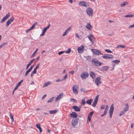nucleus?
I'll return each mask as SVG.
<instances>
[{"instance_id": "f257e3e1", "label": "nucleus", "mask_w": 134, "mask_h": 134, "mask_svg": "<svg viewBox=\"0 0 134 134\" xmlns=\"http://www.w3.org/2000/svg\"><path fill=\"white\" fill-rule=\"evenodd\" d=\"M93 65L97 66H99L101 65V63L96 59H93L92 60Z\"/></svg>"}, {"instance_id": "f03ea898", "label": "nucleus", "mask_w": 134, "mask_h": 134, "mask_svg": "<svg viewBox=\"0 0 134 134\" xmlns=\"http://www.w3.org/2000/svg\"><path fill=\"white\" fill-rule=\"evenodd\" d=\"M102 57L106 60L111 59L113 58V56L111 55L105 54L102 56Z\"/></svg>"}, {"instance_id": "7ed1b4c3", "label": "nucleus", "mask_w": 134, "mask_h": 134, "mask_svg": "<svg viewBox=\"0 0 134 134\" xmlns=\"http://www.w3.org/2000/svg\"><path fill=\"white\" fill-rule=\"evenodd\" d=\"M86 12L87 14L89 16H91L93 15V11L90 7H88L87 9Z\"/></svg>"}, {"instance_id": "20e7f679", "label": "nucleus", "mask_w": 134, "mask_h": 134, "mask_svg": "<svg viewBox=\"0 0 134 134\" xmlns=\"http://www.w3.org/2000/svg\"><path fill=\"white\" fill-rule=\"evenodd\" d=\"M89 76L88 73L86 72H84L82 73L81 75V77L83 79H84L87 77Z\"/></svg>"}, {"instance_id": "39448f33", "label": "nucleus", "mask_w": 134, "mask_h": 134, "mask_svg": "<svg viewBox=\"0 0 134 134\" xmlns=\"http://www.w3.org/2000/svg\"><path fill=\"white\" fill-rule=\"evenodd\" d=\"M79 89V87L76 85H75L72 86V90L73 93L75 94H77L78 93L77 90Z\"/></svg>"}, {"instance_id": "423d86ee", "label": "nucleus", "mask_w": 134, "mask_h": 134, "mask_svg": "<svg viewBox=\"0 0 134 134\" xmlns=\"http://www.w3.org/2000/svg\"><path fill=\"white\" fill-rule=\"evenodd\" d=\"M114 110V107L113 104H112L110 107V109L109 111L110 114V118H111L112 117Z\"/></svg>"}, {"instance_id": "0eeeda50", "label": "nucleus", "mask_w": 134, "mask_h": 134, "mask_svg": "<svg viewBox=\"0 0 134 134\" xmlns=\"http://www.w3.org/2000/svg\"><path fill=\"white\" fill-rule=\"evenodd\" d=\"M79 119L77 118L73 119L72 121L71 124L73 126H76L78 123Z\"/></svg>"}, {"instance_id": "6e6552de", "label": "nucleus", "mask_w": 134, "mask_h": 134, "mask_svg": "<svg viewBox=\"0 0 134 134\" xmlns=\"http://www.w3.org/2000/svg\"><path fill=\"white\" fill-rule=\"evenodd\" d=\"M101 79L100 77H97L96 78L95 80V83L97 86H98L102 83V82L100 81Z\"/></svg>"}, {"instance_id": "1a4fd4ad", "label": "nucleus", "mask_w": 134, "mask_h": 134, "mask_svg": "<svg viewBox=\"0 0 134 134\" xmlns=\"http://www.w3.org/2000/svg\"><path fill=\"white\" fill-rule=\"evenodd\" d=\"M84 50V47L83 45L77 48V50L79 53H82Z\"/></svg>"}, {"instance_id": "9d476101", "label": "nucleus", "mask_w": 134, "mask_h": 134, "mask_svg": "<svg viewBox=\"0 0 134 134\" xmlns=\"http://www.w3.org/2000/svg\"><path fill=\"white\" fill-rule=\"evenodd\" d=\"M92 51L94 54L96 55L103 54L100 51L96 49H92Z\"/></svg>"}, {"instance_id": "9b49d317", "label": "nucleus", "mask_w": 134, "mask_h": 134, "mask_svg": "<svg viewBox=\"0 0 134 134\" xmlns=\"http://www.w3.org/2000/svg\"><path fill=\"white\" fill-rule=\"evenodd\" d=\"M10 14L8 13L2 19L0 23H2L4 22L5 20L7 19L10 16Z\"/></svg>"}, {"instance_id": "f8f14e48", "label": "nucleus", "mask_w": 134, "mask_h": 134, "mask_svg": "<svg viewBox=\"0 0 134 134\" xmlns=\"http://www.w3.org/2000/svg\"><path fill=\"white\" fill-rule=\"evenodd\" d=\"M14 20V18L13 17L10 18L6 22L5 25L6 26H8Z\"/></svg>"}, {"instance_id": "ddd939ff", "label": "nucleus", "mask_w": 134, "mask_h": 134, "mask_svg": "<svg viewBox=\"0 0 134 134\" xmlns=\"http://www.w3.org/2000/svg\"><path fill=\"white\" fill-rule=\"evenodd\" d=\"M70 116L71 118H75L77 116V114L75 112H73L70 114Z\"/></svg>"}, {"instance_id": "4468645a", "label": "nucleus", "mask_w": 134, "mask_h": 134, "mask_svg": "<svg viewBox=\"0 0 134 134\" xmlns=\"http://www.w3.org/2000/svg\"><path fill=\"white\" fill-rule=\"evenodd\" d=\"M80 4L81 5L86 7H88L89 6V4L85 1L80 2Z\"/></svg>"}, {"instance_id": "2eb2a0df", "label": "nucleus", "mask_w": 134, "mask_h": 134, "mask_svg": "<svg viewBox=\"0 0 134 134\" xmlns=\"http://www.w3.org/2000/svg\"><path fill=\"white\" fill-rule=\"evenodd\" d=\"M72 27L71 26L69 27V28H67L66 31H65L64 33L63 34V36H65L68 33L70 30L71 29Z\"/></svg>"}, {"instance_id": "dca6fc26", "label": "nucleus", "mask_w": 134, "mask_h": 134, "mask_svg": "<svg viewBox=\"0 0 134 134\" xmlns=\"http://www.w3.org/2000/svg\"><path fill=\"white\" fill-rule=\"evenodd\" d=\"M64 94L63 93H61L58 95L55 98V101H56L60 99L63 96Z\"/></svg>"}, {"instance_id": "f3484780", "label": "nucleus", "mask_w": 134, "mask_h": 134, "mask_svg": "<svg viewBox=\"0 0 134 134\" xmlns=\"http://www.w3.org/2000/svg\"><path fill=\"white\" fill-rule=\"evenodd\" d=\"M90 75L93 79H94L96 77L95 74L94 73L93 71H92L90 72Z\"/></svg>"}, {"instance_id": "a211bd4d", "label": "nucleus", "mask_w": 134, "mask_h": 134, "mask_svg": "<svg viewBox=\"0 0 134 134\" xmlns=\"http://www.w3.org/2000/svg\"><path fill=\"white\" fill-rule=\"evenodd\" d=\"M23 81V80H21L16 85L15 88L14 89V90H15L17 89L18 87L20 86Z\"/></svg>"}, {"instance_id": "6ab92c4d", "label": "nucleus", "mask_w": 134, "mask_h": 134, "mask_svg": "<svg viewBox=\"0 0 134 134\" xmlns=\"http://www.w3.org/2000/svg\"><path fill=\"white\" fill-rule=\"evenodd\" d=\"M72 108L74 109L76 111H80V109L76 105L72 107Z\"/></svg>"}, {"instance_id": "aec40b11", "label": "nucleus", "mask_w": 134, "mask_h": 134, "mask_svg": "<svg viewBox=\"0 0 134 134\" xmlns=\"http://www.w3.org/2000/svg\"><path fill=\"white\" fill-rule=\"evenodd\" d=\"M125 107L124 109V112H126L129 109V106L128 103H126L125 105Z\"/></svg>"}, {"instance_id": "412c9836", "label": "nucleus", "mask_w": 134, "mask_h": 134, "mask_svg": "<svg viewBox=\"0 0 134 134\" xmlns=\"http://www.w3.org/2000/svg\"><path fill=\"white\" fill-rule=\"evenodd\" d=\"M35 60L34 59H32L31 61L27 65V66L26 67V69H28L29 67V66L34 61V60Z\"/></svg>"}, {"instance_id": "4be33fe9", "label": "nucleus", "mask_w": 134, "mask_h": 134, "mask_svg": "<svg viewBox=\"0 0 134 134\" xmlns=\"http://www.w3.org/2000/svg\"><path fill=\"white\" fill-rule=\"evenodd\" d=\"M86 27L89 30H91L92 28V26L90 24L88 23L86 26Z\"/></svg>"}, {"instance_id": "5701e85b", "label": "nucleus", "mask_w": 134, "mask_h": 134, "mask_svg": "<svg viewBox=\"0 0 134 134\" xmlns=\"http://www.w3.org/2000/svg\"><path fill=\"white\" fill-rule=\"evenodd\" d=\"M109 68V67L108 66H105L101 68V70L102 71L103 70H107Z\"/></svg>"}, {"instance_id": "b1692460", "label": "nucleus", "mask_w": 134, "mask_h": 134, "mask_svg": "<svg viewBox=\"0 0 134 134\" xmlns=\"http://www.w3.org/2000/svg\"><path fill=\"white\" fill-rule=\"evenodd\" d=\"M93 99H90L89 100H87L86 102V103H87V104L89 105H91V103L92 102Z\"/></svg>"}, {"instance_id": "393cba45", "label": "nucleus", "mask_w": 134, "mask_h": 134, "mask_svg": "<svg viewBox=\"0 0 134 134\" xmlns=\"http://www.w3.org/2000/svg\"><path fill=\"white\" fill-rule=\"evenodd\" d=\"M86 103V102H85V98H83L82 99L81 104L84 105Z\"/></svg>"}, {"instance_id": "a878e982", "label": "nucleus", "mask_w": 134, "mask_h": 134, "mask_svg": "<svg viewBox=\"0 0 134 134\" xmlns=\"http://www.w3.org/2000/svg\"><path fill=\"white\" fill-rule=\"evenodd\" d=\"M57 112V110H51L49 111V113L50 114H55Z\"/></svg>"}, {"instance_id": "bb28decb", "label": "nucleus", "mask_w": 134, "mask_h": 134, "mask_svg": "<svg viewBox=\"0 0 134 134\" xmlns=\"http://www.w3.org/2000/svg\"><path fill=\"white\" fill-rule=\"evenodd\" d=\"M97 102L98 101L94 100L93 104L92 105V106L94 107H95L97 103Z\"/></svg>"}, {"instance_id": "cd10ccee", "label": "nucleus", "mask_w": 134, "mask_h": 134, "mask_svg": "<svg viewBox=\"0 0 134 134\" xmlns=\"http://www.w3.org/2000/svg\"><path fill=\"white\" fill-rule=\"evenodd\" d=\"M50 26V24H49L46 27H45L43 29V31H44L45 32H46L47 30L49 29V27Z\"/></svg>"}, {"instance_id": "c85d7f7f", "label": "nucleus", "mask_w": 134, "mask_h": 134, "mask_svg": "<svg viewBox=\"0 0 134 134\" xmlns=\"http://www.w3.org/2000/svg\"><path fill=\"white\" fill-rule=\"evenodd\" d=\"M9 116H10V119L11 120V122L12 123H13V122L14 120L13 119V116L12 115V114L11 113H10V114H9Z\"/></svg>"}, {"instance_id": "c756f323", "label": "nucleus", "mask_w": 134, "mask_h": 134, "mask_svg": "<svg viewBox=\"0 0 134 134\" xmlns=\"http://www.w3.org/2000/svg\"><path fill=\"white\" fill-rule=\"evenodd\" d=\"M108 111V110H107L106 109V110L105 109L104 113L101 115V116L102 117L106 115Z\"/></svg>"}, {"instance_id": "7c9ffc66", "label": "nucleus", "mask_w": 134, "mask_h": 134, "mask_svg": "<svg viewBox=\"0 0 134 134\" xmlns=\"http://www.w3.org/2000/svg\"><path fill=\"white\" fill-rule=\"evenodd\" d=\"M134 16V15H133L132 14H128L127 15H125V17H132Z\"/></svg>"}, {"instance_id": "2f4dec72", "label": "nucleus", "mask_w": 134, "mask_h": 134, "mask_svg": "<svg viewBox=\"0 0 134 134\" xmlns=\"http://www.w3.org/2000/svg\"><path fill=\"white\" fill-rule=\"evenodd\" d=\"M128 3L127 2H124L120 4L121 6V7H124L125 5L126 4H127Z\"/></svg>"}, {"instance_id": "473e14b6", "label": "nucleus", "mask_w": 134, "mask_h": 134, "mask_svg": "<svg viewBox=\"0 0 134 134\" xmlns=\"http://www.w3.org/2000/svg\"><path fill=\"white\" fill-rule=\"evenodd\" d=\"M37 23L36 22L34 23L32 26L30 28V30H32L35 27V26L37 24Z\"/></svg>"}, {"instance_id": "72a5a7b5", "label": "nucleus", "mask_w": 134, "mask_h": 134, "mask_svg": "<svg viewBox=\"0 0 134 134\" xmlns=\"http://www.w3.org/2000/svg\"><path fill=\"white\" fill-rule=\"evenodd\" d=\"M71 51V50L70 48H69L68 49V50L66 51H65V52L67 53H70Z\"/></svg>"}, {"instance_id": "f704fd0d", "label": "nucleus", "mask_w": 134, "mask_h": 134, "mask_svg": "<svg viewBox=\"0 0 134 134\" xmlns=\"http://www.w3.org/2000/svg\"><path fill=\"white\" fill-rule=\"evenodd\" d=\"M112 62H114V63H115L116 64H117L119 62H120V61L119 60H113L112 61Z\"/></svg>"}, {"instance_id": "c9c22d12", "label": "nucleus", "mask_w": 134, "mask_h": 134, "mask_svg": "<svg viewBox=\"0 0 134 134\" xmlns=\"http://www.w3.org/2000/svg\"><path fill=\"white\" fill-rule=\"evenodd\" d=\"M125 45H119L118 46H117V48H119V47H121L122 48H125Z\"/></svg>"}, {"instance_id": "e433bc0d", "label": "nucleus", "mask_w": 134, "mask_h": 134, "mask_svg": "<svg viewBox=\"0 0 134 134\" xmlns=\"http://www.w3.org/2000/svg\"><path fill=\"white\" fill-rule=\"evenodd\" d=\"M50 84V83L49 82H46L44 83V84L43 85V87H47Z\"/></svg>"}, {"instance_id": "4c0bfd02", "label": "nucleus", "mask_w": 134, "mask_h": 134, "mask_svg": "<svg viewBox=\"0 0 134 134\" xmlns=\"http://www.w3.org/2000/svg\"><path fill=\"white\" fill-rule=\"evenodd\" d=\"M7 42L3 43L0 45V48H2L7 44Z\"/></svg>"}, {"instance_id": "58836bf2", "label": "nucleus", "mask_w": 134, "mask_h": 134, "mask_svg": "<svg viewBox=\"0 0 134 134\" xmlns=\"http://www.w3.org/2000/svg\"><path fill=\"white\" fill-rule=\"evenodd\" d=\"M54 97H52L51 98H50L48 100V101L47 102L49 103V102H52L54 99Z\"/></svg>"}, {"instance_id": "ea45409f", "label": "nucleus", "mask_w": 134, "mask_h": 134, "mask_svg": "<svg viewBox=\"0 0 134 134\" xmlns=\"http://www.w3.org/2000/svg\"><path fill=\"white\" fill-rule=\"evenodd\" d=\"M93 113V111L91 112L88 115V116L92 117Z\"/></svg>"}, {"instance_id": "a19ab883", "label": "nucleus", "mask_w": 134, "mask_h": 134, "mask_svg": "<svg viewBox=\"0 0 134 134\" xmlns=\"http://www.w3.org/2000/svg\"><path fill=\"white\" fill-rule=\"evenodd\" d=\"M105 51L109 53H112V52L109 49H106L105 50Z\"/></svg>"}, {"instance_id": "79ce46f5", "label": "nucleus", "mask_w": 134, "mask_h": 134, "mask_svg": "<svg viewBox=\"0 0 134 134\" xmlns=\"http://www.w3.org/2000/svg\"><path fill=\"white\" fill-rule=\"evenodd\" d=\"M90 36V37H91V38L93 39H95V37L93 36L92 35H91V34H90L89 35H88V36Z\"/></svg>"}, {"instance_id": "37998d69", "label": "nucleus", "mask_w": 134, "mask_h": 134, "mask_svg": "<svg viewBox=\"0 0 134 134\" xmlns=\"http://www.w3.org/2000/svg\"><path fill=\"white\" fill-rule=\"evenodd\" d=\"M38 49H37L33 53L32 55V57H33L35 55L36 53L37 52V50H38Z\"/></svg>"}, {"instance_id": "c03bdc74", "label": "nucleus", "mask_w": 134, "mask_h": 134, "mask_svg": "<svg viewBox=\"0 0 134 134\" xmlns=\"http://www.w3.org/2000/svg\"><path fill=\"white\" fill-rule=\"evenodd\" d=\"M125 112H124V111L123 110V111H121L119 114V116H121L123 114H124Z\"/></svg>"}, {"instance_id": "a18cd8bd", "label": "nucleus", "mask_w": 134, "mask_h": 134, "mask_svg": "<svg viewBox=\"0 0 134 134\" xmlns=\"http://www.w3.org/2000/svg\"><path fill=\"white\" fill-rule=\"evenodd\" d=\"M36 127L38 128H40V124L39 123H37L36 125Z\"/></svg>"}, {"instance_id": "49530a36", "label": "nucleus", "mask_w": 134, "mask_h": 134, "mask_svg": "<svg viewBox=\"0 0 134 134\" xmlns=\"http://www.w3.org/2000/svg\"><path fill=\"white\" fill-rule=\"evenodd\" d=\"M29 72H29V71L27 70L25 72V76H26L28 75V74L29 73Z\"/></svg>"}, {"instance_id": "de8ad7c7", "label": "nucleus", "mask_w": 134, "mask_h": 134, "mask_svg": "<svg viewBox=\"0 0 134 134\" xmlns=\"http://www.w3.org/2000/svg\"><path fill=\"white\" fill-rule=\"evenodd\" d=\"M65 52V51H61L60 52H59L58 53V54L59 55H60L61 54L63 53L64 52Z\"/></svg>"}, {"instance_id": "09e8293b", "label": "nucleus", "mask_w": 134, "mask_h": 134, "mask_svg": "<svg viewBox=\"0 0 134 134\" xmlns=\"http://www.w3.org/2000/svg\"><path fill=\"white\" fill-rule=\"evenodd\" d=\"M38 68H38V66H36L35 68L34 69L33 71L36 73L37 69Z\"/></svg>"}, {"instance_id": "8fccbe9b", "label": "nucleus", "mask_w": 134, "mask_h": 134, "mask_svg": "<svg viewBox=\"0 0 134 134\" xmlns=\"http://www.w3.org/2000/svg\"><path fill=\"white\" fill-rule=\"evenodd\" d=\"M36 73L35 72H34L33 71L31 73V74L30 75L32 77L34 74H36Z\"/></svg>"}, {"instance_id": "3c124183", "label": "nucleus", "mask_w": 134, "mask_h": 134, "mask_svg": "<svg viewBox=\"0 0 134 134\" xmlns=\"http://www.w3.org/2000/svg\"><path fill=\"white\" fill-rule=\"evenodd\" d=\"M88 38L89 39V40H90V41L92 42L93 43V41L92 40L93 39L91 38V37H90V36H88Z\"/></svg>"}, {"instance_id": "603ef678", "label": "nucleus", "mask_w": 134, "mask_h": 134, "mask_svg": "<svg viewBox=\"0 0 134 134\" xmlns=\"http://www.w3.org/2000/svg\"><path fill=\"white\" fill-rule=\"evenodd\" d=\"M45 32L43 30L41 34L40 35V36H42L44 35L45 33Z\"/></svg>"}, {"instance_id": "864d4df0", "label": "nucleus", "mask_w": 134, "mask_h": 134, "mask_svg": "<svg viewBox=\"0 0 134 134\" xmlns=\"http://www.w3.org/2000/svg\"><path fill=\"white\" fill-rule=\"evenodd\" d=\"M67 74H66L65 76H64V77L63 80H65L66 79V78L67 77Z\"/></svg>"}, {"instance_id": "5fc2aeb1", "label": "nucleus", "mask_w": 134, "mask_h": 134, "mask_svg": "<svg viewBox=\"0 0 134 134\" xmlns=\"http://www.w3.org/2000/svg\"><path fill=\"white\" fill-rule=\"evenodd\" d=\"M98 97H99V95H98L96 97L94 100L98 101Z\"/></svg>"}, {"instance_id": "6e6d98bb", "label": "nucleus", "mask_w": 134, "mask_h": 134, "mask_svg": "<svg viewBox=\"0 0 134 134\" xmlns=\"http://www.w3.org/2000/svg\"><path fill=\"white\" fill-rule=\"evenodd\" d=\"M91 118L92 117H90V116H88V121H90L91 120Z\"/></svg>"}, {"instance_id": "4d7b16f0", "label": "nucleus", "mask_w": 134, "mask_h": 134, "mask_svg": "<svg viewBox=\"0 0 134 134\" xmlns=\"http://www.w3.org/2000/svg\"><path fill=\"white\" fill-rule=\"evenodd\" d=\"M134 27V24L132 25H130L129 26V28H130L133 27Z\"/></svg>"}, {"instance_id": "13d9d810", "label": "nucleus", "mask_w": 134, "mask_h": 134, "mask_svg": "<svg viewBox=\"0 0 134 134\" xmlns=\"http://www.w3.org/2000/svg\"><path fill=\"white\" fill-rule=\"evenodd\" d=\"M105 105H102V106L100 107V109H104L105 108Z\"/></svg>"}, {"instance_id": "bf43d9fd", "label": "nucleus", "mask_w": 134, "mask_h": 134, "mask_svg": "<svg viewBox=\"0 0 134 134\" xmlns=\"http://www.w3.org/2000/svg\"><path fill=\"white\" fill-rule=\"evenodd\" d=\"M38 129H39L40 132V133H41L42 131V130L41 128V127H40V128H38Z\"/></svg>"}, {"instance_id": "052dcab7", "label": "nucleus", "mask_w": 134, "mask_h": 134, "mask_svg": "<svg viewBox=\"0 0 134 134\" xmlns=\"http://www.w3.org/2000/svg\"><path fill=\"white\" fill-rule=\"evenodd\" d=\"M75 36L76 37H77V38H80L79 36L77 34H75Z\"/></svg>"}, {"instance_id": "680f3d73", "label": "nucleus", "mask_w": 134, "mask_h": 134, "mask_svg": "<svg viewBox=\"0 0 134 134\" xmlns=\"http://www.w3.org/2000/svg\"><path fill=\"white\" fill-rule=\"evenodd\" d=\"M69 73L72 74H73L74 73V71H70Z\"/></svg>"}, {"instance_id": "e2e57ef3", "label": "nucleus", "mask_w": 134, "mask_h": 134, "mask_svg": "<svg viewBox=\"0 0 134 134\" xmlns=\"http://www.w3.org/2000/svg\"><path fill=\"white\" fill-rule=\"evenodd\" d=\"M71 100H72L73 102H75L76 101V100L74 98L71 99Z\"/></svg>"}, {"instance_id": "0e129e2a", "label": "nucleus", "mask_w": 134, "mask_h": 134, "mask_svg": "<svg viewBox=\"0 0 134 134\" xmlns=\"http://www.w3.org/2000/svg\"><path fill=\"white\" fill-rule=\"evenodd\" d=\"M106 107L105 108V109L106 110V109L107 110H108V105H106Z\"/></svg>"}, {"instance_id": "69168bd1", "label": "nucleus", "mask_w": 134, "mask_h": 134, "mask_svg": "<svg viewBox=\"0 0 134 134\" xmlns=\"http://www.w3.org/2000/svg\"><path fill=\"white\" fill-rule=\"evenodd\" d=\"M47 95L46 94H44V95L42 98V99H43V98H45V97Z\"/></svg>"}, {"instance_id": "338daca9", "label": "nucleus", "mask_w": 134, "mask_h": 134, "mask_svg": "<svg viewBox=\"0 0 134 134\" xmlns=\"http://www.w3.org/2000/svg\"><path fill=\"white\" fill-rule=\"evenodd\" d=\"M31 30L29 28L26 31V33H27L29 31Z\"/></svg>"}, {"instance_id": "774afa93", "label": "nucleus", "mask_w": 134, "mask_h": 134, "mask_svg": "<svg viewBox=\"0 0 134 134\" xmlns=\"http://www.w3.org/2000/svg\"><path fill=\"white\" fill-rule=\"evenodd\" d=\"M34 65H32V66H31L30 67V68L32 70L33 68L34 67Z\"/></svg>"}]
</instances>
